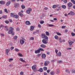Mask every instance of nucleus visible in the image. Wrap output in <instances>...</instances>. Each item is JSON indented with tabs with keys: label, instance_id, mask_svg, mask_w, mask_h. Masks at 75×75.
<instances>
[{
	"label": "nucleus",
	"instance_id": "obj_1",
	"mask_svg": "<svg viewBox=\"0 0 75 75\" xmlns=\"http://www.w3.org/2000/svg\"><path fill=\"white\" fill-rule=\"evenodd\" d=\"M9 30L8 32V33L11 34L13 33L14 28H13L10 27L9 28Z\"/></svg>",
	"mask_w": 75,
	"mask_h": 75
},
{
	"label": "nucleus",
	"instance_id": "obj_2",
	"mask_svg": "<svg viewBox=\"0 0 75 75\" xmlns=\"http://www.w3.org/2000/svg\"><path fill=\"white\" fill-rule=\"evenodd\" d=\"M41 36H42V38H45L46 40H47V39H48V37L46 36L43 33L42 34Z\"/></svg>",
	"mask_w": 75,
	"mask_h": 75
},
{
	"label": "nucleus",
	"instance_id": "obj_3",
	"mask_svg": "<svg viewBox=\"0 0 75 75\" xmlns=\"http://www.w3.org/2000/svg\"><path fill=\"white\" fill-rule=\"evenodd\" d=\"M32 11V9L31 8H28V10L26 11V13L27 14H30V11Z\"/></svg>",
	"mask_w": 75,
	"mask_h": 75
},
{
	"label": "nucleus",
	"instance_id": "obj_4",
	"mask_svg": "<svg viewBox=\"0 0 75 75\" xmlns=\"http://www.w3.org/2000/svg\"><path fill=\"white\" fill-rule=\"evenodd\" d=\"M68 42H69V46H71V45H72V44L74 43L73 42H72L71 40H69L68 41Z\"/></svg>",
	"mask_w": 75,
	"mask_h": 75
},
{
	"label": "nucleus",
	"instance_id": "obj_5",
	"mask_svg": "<svg viewBox=\"0 0 75 75\" xmlns=\"http://www.w3.org/2000/svg\"><path fill=\"white\" fill-rule=\"evenodd\" d=\"M10 49H7L6 50V53L7 54V55H8V53H9V52H10Z\"/></svg>",
	"mask_w": 75,
	"mask_h": 75
},
{
	"label": "nucleus",
	"instance_id": "obj_6",
	"mask_svg": "<svg viewBox=\"0 0 75 75\" xmlns=\"http://www.w3.org/2000/svg\"><path fill=\"white\" fill-rule=\"evenodd\" d=\"M50 63V62L49 61H46L45 62L44 65L45 66H47L48 65V64Z\"/></svg>",
	"mask_w": 75,
	"mask_h": 75
},
{
	"label": "nucleus",
	"instance_id": "obj_7",
	"mask_svg": "<svg viewBox=\"0 0 75 75\" xmlns=\"http://www.w3.org/2000/svg\"><path fill=\"white\" fill-rule=\"evenodd\" d=\"M47 40L45 39H44L42 40V42H43V43H44V44H47V43H48V42H47Z\"/></svg>",
	"mask_w": 75,
	"mask_h": 75
},
{
	"label": "nucleus",
	"instance_id": "obj_8",
	"mask_svg": "<svg viewBox=\"0 0 75 75\" xmlns=\"http://www.w3.org/2000/svg\"><path fill=\"white\" fill-rule=\"evenodd\" d=\"M41 52V51H40L39 50V49L38 50H35V54H39V53H40Z\"/></svg>",
	"mask_w": 75,
	"mask_h": 75
},
{
	"label": "nucleus",
	"instance_id": "obj_9",
	"mask_svg": "<svg viewBox=\"0 0 75 75\" xmlns=\"http://www.w3.org/2000/svg\"><path fill=\"white\" fill-rule=\"evenodd\" d=\"M67 5L68 7H71L72 6V3H71L70 2H69L68 4Z\"/></svg>",
	"mask_w": 75,
	"mask_h": 75
},
{
	"label": "nucleus",
	"instance_id": "obj_10",
	"mask_svg": "<svg viewBox=\"0 0 75 75\" xmlns=\"http://www.w3.org/2000/svg\"><path fill=\"white\" fill-rule=\"evenodd\" d=\"M20 42L22 45H23V44L24 43V41L23 40H20Z\"/></svg>",
	"mask_w": 75,
	"mask_h": 75
},
{
	"label": "nucleus",
	"instance_id": "obj_11",
	"mask_svg": "<svg viewBox=\"0 0 75 75\" xmlns=\"http://www.w3.org/2000/svg\"><path fill=\"white\" fill-rule=\"evenodd\" d=\"M5 3V1H0V4H4Z\"/></svg>",
	"mask_w": 75,
	"mask_h": 75
},
{
	"label": "nucleus",
	"instance_id": "obj_12",
	"mask_svg": "<svg viewBox=\"0 0 75 75\" xmlns=\"http://www.w3.org/2000/svg\"><path fill=\"white\" fill-rule=\"evenodd\" d=\"M4 28H5V30L6 31H8V27L7 26H4Z\"/></svg>",
	"mask_w": 75,
	"mask_h": 75
},
{
	"label": "nucleus",
	"instance_id": "obj_13",
	"mask_svg": "<svg viewBox=\"0 0 75 75\" xmlns=\"http://www.w3.org/2000/svg\"><path fill=\"white\" fill-rule=\"evenodd\" d=\"M25 23L27 25H30V22L29 21H26Z\"/></svg>",
	"mask_w": 75,
	"mask_h": 75
},
{
	"label": "nucleus",
	"instance_id": "obj_14",
	"mask_svg": "<svg viewBox=\"0 0 75 75\" xmlns=\"http://www.w3.org/2000/svg\"><path fill=\"white\" fill-rule=\"evenodd\" d=\"M18 4L16 3L15 4L14 7L18 8Z\"/></svg>",
	"mask_w": 75,
	"mask_h": 75
},
{
	"label": "nucleus",
	"instance_id": "obj_15",
	"mask_svg": "<svg viewBox=\"0 0 75 75\" xmlns=\"http://www.w3.org/2000/svg\"><path fill=\"white\" fill-rule=\"evenodd\" d=\"M42 58H45L46 57V55L45 54H43L42 55Z\"/></svg>",
	"mask_w": 75,
	"mask_h": 75
},
{
	"label": "nucleus",
	"instance_id": "obj_16",
	"mask_svg": "<svg viewBox=\"0 0 75 75\" xmlns=\"http://www.w3.org/2000/svg\"><path fill=\"white\" fill-rule=\"evenodd\" d=\"M18 14L19 16H20L21 17H23V14L21 12L18 13Z\"/></svg>",
	"mask_w": 75,
	"mask_h": 75
},
{
	"label": "nucleus",
	"instance_id": "obj_17",
	"mask_svg": "<svg viewBox=\"0 0 75 75\" xmlns=\"http://www.w3.org/2000/svg\"><path fill=\"white\" fill-rule=\"evenodd\" d=\"M20 59L21 60V61L23 62H25V61L23 60V59L22 58H20Z\"/></svg>",
	"mask_w": 75,
	"mask_h": 75
},
{
	"label": "nucleus",
	"instance_id": "obj_18",
	"mask_svg": "<svg viewBox=\"0 0 75 75\" xmlns=\"http://www.w3.org/2000/svg\"><path fill=\"white\" fill-rule=\"evenodd\" d=\"M34 26H31L30 30V31H33V30H34Z\"/></svg>",
	"mask_w": 75,
	"mask_h": 75
},
{
	"label": "nucleus",
	"instance_id": "obj_19",
	"mask_svg": "<svg viewBox=\"0 0 75 75\" xmlns=\"http://www.w3.org/2000/svg\"><path fill=\"white\" fill-rule=\"evenodd\" d=\"M32 69H36V67H35V65H34L32 67Z\"/></svg>",
	"mask_w": 75,
	"mask_h": 75
},
{
	"label": "nucleus",
	"instance_id": "obj_20",
	"mask_svg": "<svg viewBox=\"0 0 75 75\" xmlns=\"http://www.w3.org/2000/svg\"><path fill=\"white\" fill-rule=\"evenodd\" d=\"M62 8H64V9H65L67 7L66 5H62L61 6Z\"/></svg>",
	"mask_w": 75,
	"mask_h": 75
},
{
	"label": "nucleus",
	"instance_id": "obj_21",
	"mask_svg": "<svg viewBox=\"0 0 75 75\" xmlns=\"http://www.w3.org/2000/svg\"><path fill=\"white\" fill-rule=\"evenodd\" d=\"M19 16L18 15H15L14 16V17L15 18H18L19 17Z\"/></svg>",
	"mask_w": 75,
	"mask_h": 75
},
{
	"label": "nucleus",
	"instance_id": "obj_22",
	"mask_svg": "<svg viewBox=\"0 0 75 75\" xmlns=\"http://www.w3.org/2000/svg\"><path fill=\"white\" fill-rule=\"evenodd\" d=\"M57 55L59 57L61 56V52H59L57 54Z\"/></svg>",
	"mask_w": 75,
	"mask_h": 75
},
{
	"label": "nucleus",
	"instance_id": "obj_23",
	"mask_svg": "<svg viewBox=\"0 0 75 75\" xmlns=\"http://www.w3.org/2000/svg\"><path fill=\"white\" fill-rule=\"evenodd\" d=\"M40 47H42V48H45V47H46L45 45H43V44L41 45H40Z\"/></svg>",
	"mask_w": 75,
	"mask_h": 75
},
{
	"label": "nucleus",
	"instance_id": "obj_24",
	"mask_svg": "<svg viewBox=\"0 0 75 75\" xmlns=\"http://www.w3.org/2000/svg\"><path fill=\"white\" fill-rule=\"evenodd\" d=\"M15 15L12 13H11V17H14Z\"/></svg>",
	"mask_w": 75,
	"mask_h": 75
},
{
	"label": "nucleus",
	"instance_id": "obj_25",
	"mask_svg": "<svg viewBox=\"0 0 75 75\" xmlns=\"http://www.w3.org/2000/svg\"><path fill=\"white\" fill-rule=\"evenodd\" d=\"M50 74L52 75H54L55 74V73L54 72V71H52L50 72Z\"/></svg>",
	"mask_w": 75,
	"mask_h": 75
},
{
	"label": "nucleus",
	"instance_id": "obj_26",
	"mask_svg": "<svg viewBox=\"0 0 75 75\" xmlns=\"http://www.w3.org/2000/svg\"><path fill=\"white\" fill-rule=\"evenodd\" d=\"M10 4V2L9 1L6 4V6H9Z\"/></svg>",
	"mask_w": 75,
	"mask_h": 75
},
{
	"label": "nucleus",
	"instance_id": "obj_27",
	"mask_svg": "<svg viewBox=\"0 0 75 75\" xmlns=\"http://www.w3.org/2000/svg\"><path fill=\"white\" fill-rule=\"evenodd\" d=\"M56 72L57 74H59V69H57L56 70Z\"/></svg>",
	"mask_w": 75,
	"mask_h": 75
},
{
	"label": "nucleus",
	"instance_id": "obj_28",
	"mask_svg": "<svg viewBox=\"0 0 75 75\" xmlns=\"http://www.w3.org/2000/svg\"><path fill=\"white\" fill-rule=\"evenodd\" d=\"M39 51H44V49H43L42 48H40L39 49Z\"/></svg>",
	"mask_w": 75,
	"mask_h": 75
},
{
	"label": "nucleus",
	"instance_id": "obj_29",
	"mask_svg": "<svg viewBox=\"0 0 75 75\" xmlns=\"http://www.w3.org/2000/svg\"><path fill=\"white\" fill-rule=\"evenodd\" d=\"M21 7V8L23 9H24V8H25V6H24V5H22Z\"/></svg>",
	"mask_w": 75,
	"mask_h": 75
},
{
	"label": "nucleus",
	"instance_id": "obj_30",
	"mask_svg": "<svg viewBox=\"0 0 75 75\" xmlns=\"http://www.w3.org/2000/svg\"><path fill=\"white\" fill-rule=\"evenodd\" d=\"M46 34L47 35H50V33H49L48 32L46 31L45 32Z\"/></svg>",
	"mask_w": 75,
	"mask_h": 75
},
{
	"label": "nucleus",
	"instance_id": "obj_31",
	"mask_svg": "<svg viewBox=\"0 0 75 75\" xmlns=\"http://www.w3.org/2000/svg\"><path fill=\"white\" fill-rule=\"evenodd\" d=\"M39 71H40V72H42L43 71V70H42V68H40Z\"/></svg>",
	"mask_w": 75,
	"mask_h": 75
},
{
	"label": "nucleus",
	"instance_id": "obj_32",
	"mask_svg": "<svg viewBox=\"0 0 75 75\" xmlns=\"http://www.w3.org/2000/svg\"><path fill=\"white\" fill-rule=\"evenodd\" d=\"M18 55L19 56H20V57H23V55L21 54L20 53H19L18 54Z\"/></svg>",
	"mask_w": 75,
	"mask_h": 75
},
{
	"label": "nucleus",
	"instance_id": "obj_33",
	"mask_svg": "<svg viewBox=\"0 0 75 75\" xmlns=\"http://www.w3.org/2000/svg\"><path fill=\"white\" fill-rule=\"evenodd\" d=\"M43 69L45 71H47V68L46 67H44L43 68Z\"/></svg>",
	"mask_w": 75,
	"mask_h": 75
},
{
	"label": "nucleus",
	"instance_id": "obj_34",
	"mask_svg": "<svg viewBox=\"0 0 75 75\" xmlns=\"http://www.w3.org/2000/svg\"><path fill=\"white\" fill-rule=\"evenodd\" d=\"M57 62H58V63L61 64V63H62V60L58 61Z\"/></svg>",
	"mask_w": 75,
	"mask_h": 75
},
{
	"label": "nucleus",
	"instance_id": "obj_35",
	"mask_svg": "<svg viewBox=\"0 0 75 75\" xmlns=\"http://www.w3.org/2000/svg\"><path fill=\"white\" fill-rule=\"evenodd\" d=\"M71 1L72 3H73L74 4H75V1L74 0H71Z\"/></svg>",
	"mask_w": 75,
	"mask_h": 75
},
{
	"label": "nucleus",
	"instance_id": "obj_36",
	"mask_svg": "<svg viewBox=\"0 0 75 75\" xmlns=\"http://www.w3.org/2000/svg\"><path fill=\"white\" fill-rule=\"evenodd\" d=\"M5 23H6V24H8V23H9V21H5Z\"/></svg>",
	"mask_w": 75,
	"mask_h": 75
},
{
	"label": "nucleus",
	"instance_id": "obj_37",
	"mask_svg": "<svg viewBox=\"0 0 75 75\" xmlns=\"http://www.w3.org/2000/svg\"><path fill=\"white\" fill-rule=\"evenodd\" d=\"M56 7H57V6L56 5H54L52 7V8H55Z\"/></svg>",
	"mask_w": 75,
	"mask_h": 75
},
{
	"label": "nucleus",
	"instance_id": "obj_38",
	"mask_svg": "<svg viewBox=\"0 0 75 75\" xmlns=\"http://www.w3.org/2000/svg\"><path fill=\"white\" fill-rule=\"evenodd\" d=\"M54 38L55 39L57 40L58 38V37L57 35H55L54 36Z\"/></svg>",
	"mask_w": 75,
	"mask_h": 75
},
{
	"label": "nucleus",
	"instance_id": "obj_39",
	"mask_svg": "<svg viewBox=\"0 0 75 75\" xmlns=\"http://www.w3.org/2000/svg\"><path fill=\"white\" fill-rule=\"evenodd\" d=\"M24 74V72H23V71H21L20 73V75H22Z\"/></svg>",
	"mask_w": 75,
	"mask_h": 75
},
{
	"label": "nucleus",
	"instance_id": "obj_40",
	"mask_svg": "<svg viewBox=\"0 0 75 75\" xmlns=\"http://www.w3.org/2000/svg\"><path fill=\"white\" fill-rule=\"evenodd\" d=\"M70 13L71 15H74V12H73L72 11H71L70 12Z\"/></svg>",
	"mask_w": 75,
	"mask_h": 75
},
{
	"label": "nucleus",
	"instance_id": "obj_41",
	"mask_svg": "<svg viewBox=\"0 0 75 75\" xmlns=\"http://www.w3.org/2000/svg\"><path fill=\"white\" fill-rule=\"evenodd\" d=\"M17 38H18L17 36H15L14 37V39L15 40H16V39H17Z\"/></svg>",
	"mask_w": 75,
	"mask_h": 75
},
{
	"label": "nucleus",
	"instance_id": "obj_42",
	"mask_svg": "<svg viewBox=\"0 0 75 75\" xmlns=\"http://www.w3.org/2000/svg\"><path fill=\"white\" fill-rule=\"evenodd\" d=\"M4 11L6 13H8V11H7V9H5Z\"/></svg>",
	"mask_w": 75,
	"mask_h": 75
},
{
	"label": "nucleus",
	"instance_id": "obj_43",
	"mask_svg": "<svg viewBox=\"0 0 75 75\" xmlns=\"http://www.w3.org/2000/svg\"><path fill=\"white\" fill-rule=\"evenodd\" d=\"M65 71L66 72H68L69 74L70 73V72L69 71V69H66L65 70Z\"/></svg>",
	"mask_w": 75,
	"mask_h": 75
},
{
	"label": "nucleus",
	"instance_id": "obj_44",
	"mask_svg": "<svg viewBox=\"0 0 75 75\" xmlns=\"http://www.w3.org/2000/svg\"><path fill=\"white\" fill-rule=\"evenodd\" d=\"M57 35H61V34L59 33H57Z\"/></svg>",
	"mask_w": 75,
	"mask_h": 75
},
{
	"label": "nucleus",
	"instance_id": "obj_45",
	"mask_svg": "<svg viewBox=\"0 0 75 75\" xmlns=\"http://www.w3.org/2000/svg\"><path fill=\"white\" fill-rule=\"evenodd\" d=\"M65 27H66V26H62V28L63 29L64 28H65Z\"/></svg>",
	"mask_w": 75,
	"mask_h": 75
},
{
	"label": "nucleus",
	"instance_id": "obj_46",
	"mask_svg": "<svg viewBox=\"0 0 75 75\" xmlns=\"http://www.w3.org/2000/svg\"><path fill=\"white\" fill-rule=\"evenodd\" d=\"M64 2L65 3H67V2H68V1H67V0H64Z\"/></svg>",
	"mask_w": 75,
	"mask_h": 75
},
{
	"label": "nucleus",
	"instance_id": "obj_47",
	"mask_svg": "<svg viewBox=\"0 0 75 75\" xmlns=\"http://www.w3.org/2000/svg\"><path fill=\"white\" fill-rule=\"evenodd\" d=\"M41 55V54H38L37 55V57H40Z\"/></svg>",
	"mask_w": 75,
	"mask_h": 75
},
{
	"label": "nucleus",
	"instance_id": "obj_48",
	"mask_svg": "<svg viewBox=\"0 0 75 75\" xmlns=\"http://www.w3.org/2000/svg\"><path fill=\"white\" fill-rule=\"evenodd\" d=\"M49 27H53V26H54V25H51V24L49 25Z\"/></svg>",
	"mask_w": 75,
	"mask_h": 75
},
{
	"label": "nucleus",
	"instance_id": "obj_49",
	"mask_svg": "<svg viewBox=\"0 0 75 75\" xmlns=\"http://www.w3.org/2000/svg\"><path fill=\"white\" fill-rule=\"evenodd\" d=\"M16 31H18L20 30V29H19V28H17L16 29Z\"/></svg>",
	"mask_w": 75,
	"mask_h": 75
},
{
	"label": "nucleus",
	"instance_id": "obj_50",
	"mask_svg": "<svg viewBox=\"0 0 75 75\" xmlns=\"http://www.w3.org/2000/svg\"><path fill=\"white\" fill-rule=\"evenodd\" d=\"M15 51H17V52H18V51H19V50H18V49H15Z\"/></svg>",
	"mask_w": 75,
	"mask_h": 75
},
{
	"label": "nucleus",
	"instance_id": "obj_51",
	"mask_svg": "<svg viewBox=\"0 0 75 75\" xmlns=\"http://www.w3.org/2000/svg\"><path fill=\"white\" fill-rule=\"evenodd\" d=\"M72 73H73V74H74V73H75V70H73L72 71Z\"/></svg>",
	"mask_w": 75,
	"mask_h": 75
},
{
	"label": "nucleus",
	"instance_id": "obj_52",
	"mask_svg": "<svg viewBox=\"0 0 75 75\" xmlns=\"http://www.w3.org/2000/svg\"><path fill=\"white\" fill-rule=\"evenodd\" d=\"M58 50L56 49L55 50V52H56V54H57V53H58Z\"/></svg>",
	"mask_w": 75,
	"mask_h": 75
},
{
	"label": "nucleus",
	"instance_id": "obj_53",
	"mask_svg": "<svg viewBox=\"0 0 75 75\" xmlns=\"http://www.w3.org/2000/svg\"><path fill=\"white\" fill-rule=\"evenodd\" d=\"M44 9H45V10H48V8L47 7H45L44 8Z\"/></svg>",
	"mask_w": 75,
	"mask_h": 75
},
{
	"label": "nucleus",
	"instance_id": "obj_54",
	"mask_svg": "<svg viewBox=\"0 0 75 75\" xmlns=\"http://www.w3.org/2000/svg\"><path fill=\"white\" fill-rule=\"evenodd\" d=\"M71 34L72 36H75V33H71Z\"/></svg>",
	"mask_w": 75,
	"mask_h": 75
},
{
	"label": "nucleus",
	"instance_id": "obj_55",
	"mask_svg": "<svg viewBox=\"0 0 75 75\" xmlns=\"http://www.w3.org/2000/svg\"><path fill=\"white\" fill-rule=\"evenodd\" d=\"M34 38L33 37H31L30 38V39L31 40H34Z\"/></svg>",
	"mask_w": 75,
	"mask_h": 75
},
{
	"label": "nucleus",
	"instance_id": "obj_56",
	"mask_svg": "<svg viewBox=\"0 0 75 75\" xmlns=\"http://www.w3.org/2000/svg\"><path fill=\"white\" fill-rule=\"evenodd\" d=\"M14 49V47H11V50H13Z\"/></svg>",
	"mask_w": 75,
	"mask_h": 75
},
{
	"label": "nucleus",
	"instance_id": "obj_57",
	"mask_svg": "<svg viewBox=\"0 0 75 75\" xmlns=\"http://www.w3.org/2000/svg\"><path fill=\"white\" fill-rule=\"evenodd\" d=\"M39 33V30H38L36 31V33Z\"/></svg>",
	"mask_w": 75,
	"mask_h": 75
},
{
	"label": "nucleus",
	"instance_id": "obj_58",
	"mask_svg": "<svg viewBox=\"0 0 75 75\" xmlns=\"http://www.w3.org/2000/svg\"><path fill=\"white\" fill-rule=\"evenodd\" d=\"M44 23V21H41L40 22V24H43Z\"/></svg>",
	"mask_w": 75,
	"mask_h": 75
},
{
	"label": "nucleus",
	"instance_id": "obj_59",
	"mask_svg": "<svg viewBox=\"0 0 75 75\" xmlns=\"http://www.w3.org/2000/svg\"><path fill=\"white\" fill-rule=\"evenodd\" d=\"M53 20L54 21H56L57 19V18H53Z\"/></svg>",
	"mask_w": 75,
	"mask_h": 75
},
{
	"label": "nucleus",
	"instance_id": "obj_60",
	"mask_svg": "<svg viewBox=\"0 0 75 75\" xmlns=\"http://www.w3.org/2000/svg\"><path fill=\"white\" fill-rule=\"evenodd\" d=\"M3 17L4 18H6V16H3Z\"/></svg>",
	"mask_w": 75,
	"mask_h": 75
},
{
	"label": "nucleus",
	"instance_id": "obj_61",
	"mask_svg": "<svg viewBox=\"0 0 75 75\" xmlns=\"http://www.w3.org/2000/svg\"><path fill=\"white\" fill-rule=\"evenodd\" d=\"M47 73H49V72H50V70H47Z\"/></svg>",
	"mask_w": 75,
	"mask_h": 75
},
{
	"label": "nucleus",
	"instance_id": "obj_62",
	"mask_svg": "<svg viewBox=\"0 0 75 75\" xmlns=\"http://www.w3.org/2000/svg\"><path fill=\"white\" fill-rule=\"evenodd\" d=\"M38 26L39 27H40H40H41V25H40V24L38 25Z\"/></svg>",
	"mask_w": 75,
	"mask_h": 75
},
{
	"label": "nucleus",
	"instance_id": "obj_63",
	"mask_svg": "<svg viewBox=\"0 0 75 75\" xmlns=\"http://www.w3.org/2000/svg\"><path fill=\"white\" fill-rule=\"evenodd\" d=\"M1 27H4V25H1Z\"/></svg>",
	"mask_w": 75,
	"mask_h": 75
},
{
	"label": "nucleus",
	"instance_id": "obj_64",
	"mask_svg": "<svg viewBox=\"0 0 75 75\" xmlns=\"http://www.w3.org/2000/svg\"><path fill=\"white\" fill-rule=\"evenodd\" d=\"M11 34H12V35H14V33H13H13H12Z\"/></svg>",
	"mask_w": 75,
	"mask_h": 75
}]
</instances>
